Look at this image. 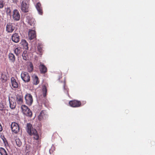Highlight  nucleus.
Masks as SVG:
<instances>
[{
    "label": "nucleus",
    "instance_id": "nucleus-25",
    "mask_svg": "<svg viewBox=\"0 0 155 155\" xmlns=\"http://www.w3.org/2000/svg\"><path fill=\"white\" fill-rule=\"evenodd\" d=\"M0 153L1 155H8L6 151L3 148H0Z\"/></svg>",
    "mask_w": 155,
    "mask_h": 155
},
{
    "label": "nucleus",
    "instance_id": "nucleus-26",
    "mask_svg": "<svg viewBox=\"0 0 155 155\" xmlns=\"http://www.w3.org/2000/svg\"><path fill=\"white\" fill-rule=\"evenodd\" d=\"M42 91L43 96L45 97L46 95V93L47 92V90L45 86H43Z\"/></svg>",
    "mask_w": 155,
    "mask_h": 155
},
{
    "label": "nucleus",
    "instance_id": "nucleus-28",
    "mask_svg": "<svg viewBox=\"0 0 155 155\" xmlns=\"http://www.w3.org/2000/svg\"><path fill=\"white\" fill-rule=\"evenodd\" d=\"M21 108L23 113L27 111V110L29 109L27 106L25 105H22Z\"/></svg>",
    "mask_w": 155,
    "mask_h": 155
},
{
    "label": "nucleus",
    "instance_id": "nucleus-1",
    "mask_svg": "<svg viewBox=\"0 0 155 155\" xmlns=\"http://www.w3.org/2000/svg\"><path fill=\"white\" fill-rule=\"evenodd\" d=\"M26 130L28 134L31 135H33L34 138L38 140L39 138V136L36 130L35 129H33L32 125L30 123L27 124L26 127Z\"/></svg>",
    "mask_w": 155,
    "mask_h": 155
},
{
    "label": "nucleus",
    "instance_id": "nucleus-12",
    "mask_svg": "<svg viewBox=\"0 0 155 155\" xmlns=\"http://www.w3.org/2000/svg\"><path fill=\"white\" fill-rule=\"evenodd\" d=\"M27 21L28 23L31 26L35 25V19L31 15H27L26 17Z\"/></svg>",
    "mask_w": 155,
    "mask_h": 155
},
{
    "label": "nucleus",
    "instance_id": "nucleus-16",
    "mask_svg": "<svg viewBox=\"0 0 155 155\" xmlns=\"http://www.w3.org/2000/svg\"><path fill=\"white\" fill-rule=\"evenodd\" d=\"M41 5V4L39 2L38 3L35 5V7L40 15H42L43 12Z\"/></svg>",
    "mask_w": 155,
    "mask_h": 155
},
{
    "label": "nucleus",
    "instance_id": "nucleus-2",
    "mask_svg": "<svg viewBox=\"0 0 155 155\" xmlns=\"http://www.w3.org/2000/svg\"><path fill=\"white\" fill-rule=\"evenodd\" d=\"M11 86L12 89L15 90L18 87L19 84L18 81L14 77H12L11 79Z\"/></svg>",
    "mask_w": 155,
    "mask_h": 155
},
{
    "label": "nucleus",
    "instance_id": "nucleus-3",
    "mask_svg": "<svg viewBox=\"0 0 155 155\" xmlns=\"http://www.w3.org/2000/svg\"><path fill=\"white\" fill-rule=\"evenodd\" d=\"M22 79L25 83L29 82L30 80V77L27 72L23 71L21 74Z\"/></svg>",
    "mask_w": 155,
    "mask_h": 155
},
{
    "label": "nucleus",
    "instance_id": "nucleus-6",
    "mask_svg": "<svg viewBox=\"0 0 155 155\" xmlns=\"http://www.w3.org/2000/svg\"><path fill=\"white\" fill-rule=\"evenodd\" d=\"M12 131L14 133L16 134L19 131V127L17 123L15 122L12 123L11 125Z\"/></svg>",
    "mask_w": 155,
    "mask_h": 155
},
{
    "label": "nucleus",
    "instance_id": "nucleus-5",
    "mask_svg": "<svg viewBox=\"0 0 155 155\" xmlns=\"http://www.w3.org/2000/svg\"><path fill=\"white\" fill-rule=\"evenodd\" d=\"M26 103L29 105H31L32 103L33 100L32 95L29 94H27L25 96Z\"/></svg>",
    "mask_w": 155,
    "mask_h": 155
},
{
    "label": "nucleus",
    "instance_id": "nucleus-31",
    "mask_svg": "<svg viewBox=\"0 0 155 155\" xmlns=\"http://www.w3.org/2000/svg\"><path fill=\"white\" fill-rule=\"evenodd\" d=\"M38 49L40 53H41L42 51V47L41 45H38Z\"/></svg>",
    "mask_w": 155,
    "mask_h": 155
},
{
    "label": "nucleus",
    "instance_id": "nucleus-22",
    "mask_svg": "<svg viewBox=\"0 0 155 155\" xmlns=\"http://www.w3.org/2000/svg\"><path fill=\"white\" fill-rule=\"evenodd\" d=\"M1 81L3 82H4L7 81L8 77L5 73H2L1 77Z\"/></svg>",
    "mask_w": 155,
    "mask_h": 155
},
{
    "label": "nucleus",
    "instance_id": "nucleus-15",
    "mask_svg": "<svg viewBox=\"0 0 155 155\" xmlns=\"http://www.w3.org/2000/svg\"><path fill=\"white\" fill-rule=\"evenodd\" d=\"M32 78L33 80L32 83L36 85L39 83V81L37 76L33 75L32 76Z\"/></svg>",
    "mask_w": 155,
    "mask_h": 155
},
{
    "label": "nucleus",
    "instance_id": "nucleus-8",
    "mask_svg": "<svg viewBox=\"0 0 155 155\" xmlns=\"http://www.w3.org/2000/svg\"><path fill=\"white\" fill-rule=\"evenodd\" d=\"M69 104L72 107H78L80 106L81 103L80 101L77 100H73L70 101Z\"/></svg>",
    "mask_w": 155,
    "mask_h": 155
},
{
    "label": "nucleus",
    "instance_id": "nucleus-9",
    "mask_svg": "<svg viewBox=\"0 0 155 155\" xmlns=\"http://www.w3.org/2000/svg\"><path fill=\"white\" fill-rule=\"evenodd\" d=\"M48 117V115L45 111L42 110L38 116V119L41 120L44 119H46Z\"/></svg>",
    "mask_w": 155,
    "mask_h": 155
},
{
    "label": "nucleus",
    "instance_id": "nucleus-19",
    "mask_svg": "<svg viewBox=\"0 0 155 155\" xmlns=\"http://www.w3.org/2000/svg\"><path fill=\"white\" fill-rule=\"evenodd\" d=\"M21 44L25 49H28V44L25 40H22L21 42Z\"/></svg>",
    "mask_w": 155,
    "mask_h": 155
},
{
    "label": "nucleus",
    "instance_id": "nucleus-13",
    "mask_svg": "<svg viewBox=\"0 0 155 155\" xmlns=\"http://www.w3.org/2000/svg\"><path fill=\"white\" fill-rule=\"evenodd\" d=\"M29 39L31 40L34 39L36 37L35 31L33 30H30L28 33Z\"/></svg>",
    "mask_w": 155,
    "mask_h": 155
},
{
    "label": "nucleus",
    "instance_id": "nucleus-18",
    "mask_svg": "<svg viewBox=\"0 0 155 155\" xmlns=\"http://www.w3.org/2000/svg\"><path fill=\"white\" fill-rule=\"evenodd\" d=\"M8 58L10 61L13 63H14L15 61V57L14 54L12 53H10L8 54Z\"/></svg>",
    "mask_w": 155,
    "mask_h": 155
},
{
    "label": "nucleus",
    "instance_id": "nucleus-35",
    "mask_svg": "<svg viewBox=\"0 0 155 155\" xmlns=\"http://www.w3.org/2000/svg\"><path fill=\"white\" fill-rule=\"evenodd\" d=\"M12 1L14 3H17L18 1V0H12Z\"/></svg>",
    "mask_w": 155,
    "mask_h": 155
},
{
    "label": "nucleus",
    "instance_id": "nucleus-14",
    "mask_svg": "<svg viewBox=\"0 0 155 155\" xmlns=\"http://www.w3.org/2000/svg\"><path fill=\"white\" fill-rule=\"evenodd\" d=\"M16 101L18 104H21L23 102V97L21 94H18L16 97Z\"/></svg>",
    "mask_w": 155,
    "mask_h": 155
},
{
    "label": "nucleus",
    "instance_id": "nucleus-37",
    "mask_svg": "<svg viewBox=\"0 0 155 155\" xmlns=\"http://www.w3.org/2000/svg\"><path fill=\"white\" fill-rule=\"evenodd\" d=\"M30 68H31L32 70L33 69V65H32V64H31L30 65Z\"/></svg>",
    "mask_w": 155,
    "mask_h": 155
},
{
    "label": "nucleus",
    "instance_id": "nucleus-23",
    "mask_svg": "<svg viewBox=\"0 0 155 155\" xmlns=\"http://www.w3.org/2000/svg\"><path fill=\"white\" fill-rule=\"evenodd\" d=\"M23 113L25 115L29 117H31L32 116V112L29 108Z\"/></svg>",
    "mask_w": 155,
    "mask_h": 155
},
{
    "label": "nucleus",
    "instance_id": "nucleus-29",
    "mask_svg": "<svg viewBox=\"0 0 155 155\" xmlns=\"http://www.w3.org/2000/svg\"><path fill=\"white\" fill-rule=\"evenodd\" d=\"M1 138L2 140L5 145V146L8 145L7 141L4 137V136H2L1 137Z\"/></svg>",
    "mask_w": 155,
    "mask_h": 155
},
{
    "label": "nucleus",
    "instance_id": "nucleus-17",
    "mask_svg": "<svg viewBox=\"0 0 155 155\" xmlns=\"http://www.w3.org/2000/svg\"><path fill=\"white\" fill-rule=\"evenodd\" d=\"M39 67L41 73H45L47 72V68L44 64H41Z\"/></svg>",
    "mask_w": 155,
    "mask_h": 155
},
{
    "label": "nucleus",
    "instance_id": "nucleus-10",
    "mask_svg": "<svg viewBox=\"0 0 155 155\" xmlns=\"http://www.w3.org/2000/svg\"><path fill=\"white\" fill-rule=\"evenodd\" d=\"M15 29L14 25L11 23L7 24L6 27V31L8 32L12 33Z\"/></svg>",
    "mask_w": 155,
    "mask_h": 155
},
{
    "label": "nucleus",
    "instance_id": "nucleus-32",
    "mask_svg": "<svg viewBox=\"0 0 155 155\" xmlns=\"http://www.w3.org/2000/svg\"><path fill=\"white\" fill-rule=\"evenodd\" d=\"M5 108L2 103L0 102V110H3Z\"/></svg>",
    "mask_w": 155,
    "mask_h": 155
},
{
    "label": "nucleus",
    "instance_id": "nucleus-30",
    "mask_svg": "<svg viewBox=\"0 0 155 155\" xmlns=\"http://www.w3.org/2000/svg\"><path fill=\"white\" fill-rule=\"evenodd\" d=\"M4 0H0V8L1 9L3 8L4 6Z\"/></svg>",
    "mask_w": 155,
    "mask_h": 155
},
{
    "label": "nucleus",
    "instance_id": "nucleus-24",
    "mask_svg": "<svg viewBox=\"0 0 155 155\" xmlns=\"http://www.w3.org/2000/svg\"><path fill=\"white\" fill-rule=\"evenodd\" d=\"M22 55L24 60L26 61L28 59V54L26 51H24Z\"/></svg>",
    "mask_w": 155,
    "mask_h": 155
},
{
    "label": "nucleus",
    "instance_id": "nucleus-7",
    "mask_svg": "<svg viewBox=\"0 0 155 155\" xmlns=\"http://www.w3.org/2000/svg\"><path fill=\"white\" fill-rule=\"evenodd\" d=\"M13 19L15 21H18L20 18V15L19 12L16 9H15L13 12L12 15Z\"/></svg>",
    "mask_w": 155,
    "mask_h": 155
},
{
    "label": "nucleus",
    "instance_id": "nucleus-34",
    "mask_svg": "<svg viewBox=\"0 0 155 155\" xmlns=\"http://www.w3.org/2000/svg\"><path fill=\"white\" fill-rule=\"evenodd\" d=\"M29 146L28 145H27L26 146V150L25 151L26 152H28L29 151H30L29 150Z\"/></svg>",
    "mask_w": 155,
    "mask_h": 155
},
{
    "label": "nucleus",
    "instance_id": "nucleus-27",
    "mask_svg": "<svg viewBox=\"0 0 155 155\" xmlns=\"http://www.w3.org/2000/svg\"><path fill=\"white\" fill-rule=\"evenodd\" d=\"M15 141L16 145L18 147H20L21 145L22 142L19 139L16 138Z\"/></svg>",
    "mask_w": 155,
    "mask_h": 155
},
{
    "label": "nucleus",
    "instance_id": "nucleus-4",
    "mask_svg": "<svg viewBox=\"0 0 155 155\" xmlns=\"http://www.w3.org/2000/svg\"><path fill=\"white\" fill-rule=\"evenodd\" d=\"M21 9L24 12H27L28 11V5L26 1L24 0L21 4Z\"/></svg>",
    "mask_w": 155,
    "mask_h": 155
},
{
    "label": "nucleus",
    "instance_id": "nucleus-20",
    "mask_svg": "<svg viewBox=\"0 0 155 155\" xmlns=\"http://www.w3.org/2000/svg\"><path fill=\"white\" fill-rule=\"evenodd\" d=\"M21 47H18L16 48L14 50V52L16 55L18 56L21 52Z\"/></svg>",
    "mask_w": 155,
    "mask_h": 155
},
{
    "label": "nucleus",
    "instance_id": "nucleus-11",
    "mask_svg": "<svg viewBox=\"0 0 155 155\" xmlns=\"http://www.w3.org/2000/svg\"><path fill=\"white\" fill-rule=\"evenodd\" d=\"M20 36L17 33H14L12 36V39L15 43L18 42L20 40Z\"/></svg>",
    "mask_w": 155,
    "mask_h": 155
},
{
    "label": "nucleus",
    "instance_id": "nucleus-33",
    "mask_svg": "<svg viewBox=\"0 0 155 155\" xmlns=\"http://www.w3.org/2000/svg\"><path fill=\"white\" fill-rule=\"evenodd\" d=\"M6 12L8 14L10 13L11 10L9 8H7L6 9Z\"/></svg>",
    "mask_w": 155,
    "mask_h": 155
},
{
    "label": "nucleus",
    "instance_id": "nucleus-38",
    "mask_svg": "<svg viewBox=\"0 0 155 155\" xmlns=\"http://www.w3.org/2000/svg\"><path fill=\"white\" fill-rule=\"evenodd\" d=\"M65 83H64V89H65Z\"/></svg>",
    "mask_w": 155,
    "mask_h": 155
},
{
    "label": "nucleus",
    "instance_id": "nucleus-39",
    "mask_svg": "<svg viewBox=\"0 0 155 155\" xmlns=\"http://www.w3.org/2000/svg\"><path fill=\"white\" fill-rule=\"evenodd\" d=\"M49 152L50 153H51V152H50V150H49Z\"/></svg>",
    "mask_w": 155,
    "mask_h": 155
},
{
    "label": "nucleus",
    "instance_id": "nucleus-36",
    "mask_svg": "<svg viewBox=\"0 0 155 155\" xmlns=\"http://www.w3.org/2000/svg\"><path fill=\"white\" fill-rule=\"evenodd\" d=\"M2 125L0 123V132L2 131Z\"/></svg>",
    "mask_w": 155,
    "mask_h": 155
},
{
    "label": "nucleus",
    "instance_id": "nucleus-21",
    "mask_svg": "<svg viewBox=\"0 0 155 155\" xmlns=\"http://www.w3.org/2000/svg\"><path fill=\"white\" fill-rule=\"evenodd\" d=\"M8 100L9 101L10 107L12 109H14L16 106V103L12 101H10V97H8Z\"/></svg>",
    "mask_w": 155,
    "mask_h": 155
}]
</instances>
